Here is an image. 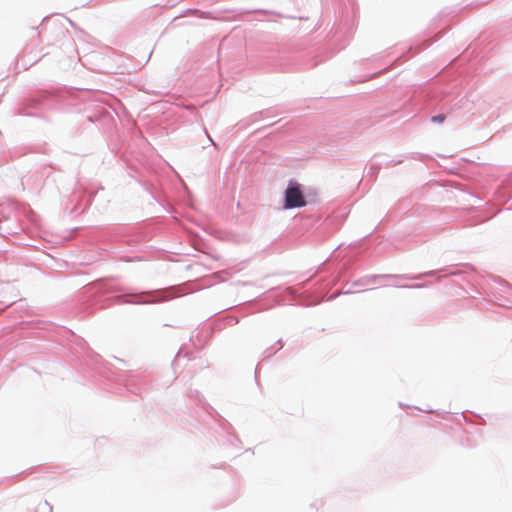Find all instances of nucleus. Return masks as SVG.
Masks as SVG:
<instances>
[{
  "mask_svg": "<svg viewBox=\"0 0 512 512\" xmlns=\"http://www.w3.org/2000/svg\"><path fill=\"white\" fill-rule=\"evenodd\" d=\"M306 205L302 185L290 180L284 193V207L286 209L300 208Z\"/></svg>",
  "mask_w": 512,
  "mask_h": 512,
  "instance_id": "obj_1",
  "label": "nucleus"
},
{
  "mask_svg": "<svg viewBox=\"0 0 512 512\" xmlns=\"http://www.w3.org/2000/svg\"><path fill=\"white\" fill-rule=\"evenodd\" d=\"M446 117L444 114H439V115H436L432 118V121L433 122H436V123H443L445 121Z\"/></svg>",
  "mask_w": 512,
  "mask_h": 512,
  "instance_id": "obj_2",
  "label": "nucleus"
},
{
  "mask_svg": "<svg viewBox=\"0 0 512 512\" xmlns=\"http://www.w3.org/2000/svg\"><path fill=\"white\" fill-rule=\"evenodd\" d=\"M423 411L427 412V413H432L433 412V409L431 408H426V409H423Z\"/></svg>",
  "mask_w": 512,
  "mask_h": 512,
  "instance_id": "obj_3",
  "label": "nucleus"
}]
</instances>
